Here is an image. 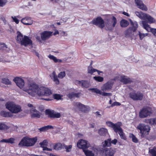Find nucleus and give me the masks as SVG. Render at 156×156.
<instances>
[{"mask_svg":"<svg viewBox=\"0 0 156 156\" xmlns=\"http://www.w3.org/2000/svg\"><path fill=\"white\" fill-rule=\"evenodd\" d=\"M38 88L37 84L31 83L27 87L24 88L23 90L33 97H34L36 94L39 96H48L52 94L51 90L47 87L41 86L38 90Z\"/></svg>","mask_w":156,"mask_h":156,"instance_id":"f257e3e1","label":"nucleus"},{"mask_svg":"<svg viewBox=\"0 0 156 156\" xmlns=\"http://www.w3.org/2000/svg\"><path fill=\"white\" fill-rule=\"evenodd\" d=\"M17 36L16 37V40L17 42L20 44L21 45L27 46L29 45H31L32 44V40L29 37L27 36H23V34L19 31H17L16 33Z\"/></svg>","mask_w":156,"mask_h":156,"instance_id":"f03ea898","label":"nucleus"},{"mask_svg":"<svg viewBox=\"0 0 156 156\" xmlns=\"http://www.w3.org/2000/svg\"><path fill=\"white\" fill-rule=\"evenodd\" d=\"M5 106L10 112L16 114L22 111L21 107L14 102L9 101L6 103Z\"/></svg>","mask_w":156,"mask_h":156,"instance_id":"7ed1b4c3","label":"nucleus"},{"mask_svg":"<svg viewBox=\"0 0 156 156\" xmlns=\"http://www.w3.org/2000/svg\"><path fill=\"white\" fill-rule=\"evenodd\" d=\"M37 139L35 138L30 139L27 137L23 138L19 143L18 145L20 146H30L33 145L36 142Z\"/></svg>","mask_w":156,"mask_h":156,"instance_id":"20e7f679","label":"nucleus"},{"mask_svg":"<svg viewBox=\"0 0 156 156\" xmlns=\"http://www.w3.org/2000/svg\"><path fill=\"white\" fill-rule=\"evenodd\" d=\"M117 23V19L114 16H112V18L107 19V22L105 23L107 30H112L113 28L115 27Z\"/></svg>","mask_w":156,"mask_h":156,"instance_id":"39448f33","label":"nucleus"},{"mask_svg":"<svg viewBox=\"0 0 156 156\" xmlns=\"http://www.w3.org/2000/svg\"><path fill=\"white\" fill-rule=\"evenodd\" d=\"M137 128L140 130V133L144 136L148 134L150 129L149 126L144 123H140L137 126Z\"/></svg>","mask_w":156,"mask_h":156,"instance_id":"423d86ee","label":"nucleus"},{"mask_svg":"<svg viewBox=\"0 0 156 156\" xmlns=\"http://www.w3.org/2000/svg\"><path fill=\"white\" fill-rule=\"evenodd\" d=\"M73 109L76 111L79 110L84 112H87L90 110L89 106L84 105L79 102L75 104Z\"/></svg>","mask_w":156,"mask_h":156,"instance_id":"0eeeda50","label":"nucleus"},{"mask_svg":"<svg viewBox=\"0 0 156 156\" xmlns=\"http://www.w3.org/2000/svg\"><path fill=\"white\" fill-rule=\"evenodd\" d=\"M93 25L98 26L101 29L105 27V22L101 16H98L93 19L91 22Z\"/></svg>","mask_w":156,"mask_h":156,"instance_id":"6e6552de","label":"nucleus"},{"mask_svg":"<svg viewBox=\"0 0 156 156\" xmlns=\"http://www.w3.org/2000/svg\"><path fill=\"white\" fill-rule=\"evenodd\" d=\"M104 147V148H103L101 151L102 156H112L114 155L115 152L114 149Z\"/></svg>","mask_w":156,"mask_h":156,"instance_id":"1a4fd4ad","label":"nucleus"},{"mask_svg":"<svg viewBox=\"0 0 156 156\" xmlns=\"http://www.w3.org/2000/svg\"><path fill=\"white\" fill-rule=\"evenodd\" d=\"M45 114L48 115V117L51 119L55 118H59L61 116V114L59 113L55 112L54 110L48 109L45 111Z\"/></svg>","mask_w":156,"mask_h":156,"instance_id":"9d476101","label":"nucleus"},{"mask_svg":"<svg viewBox=\"0 0 156 156\" xmlns=\"http://www.w3.org/2000/svg\"><path fill=\"white\" fill-rule=\"evenodd\" d=\"M150 108L149 107L143 108L140 112L139 116L140 118H144L150 115L151 114Z\"/></svg>","mask_w":156,"mask_h":156,"instance_id":"9b49d317","label":"nucleus"},{"mask_svg":"<svg viewBox=\"0 0 156 156\" xmlns=\"http://www.w3.org/2000/svg\"><path fill=\"white\" fill-rule=\"evenodd\" d=\"M90 146V144L87 143V141L83 140H79L77 144V147L82 149L83 151V150L88 148Z\"/></svg>","mask_w":156,"mask_h":156,"instance_id":"f8f14e48","label":"nucleus"},{"mask_svg":"<svg viewBox=\"0 0 156 156\" xmlns=\"http://www.w3.org/2000/svg\"><path fill=\"white\" fill-rule=\"evenodd\" d=\"M129 88L132 91L129 94L130 98H143V95L140 91L136 93L135 90L132 88Z\"/></svg>","mask_w":156,"mask_h":156,"instance_id":"ddd939ff","label":"nucleus"},{"mask_svg":"<svg viewBox=\"0 0 156 156\" xmlns=\"http://www.w3.org/2000/svg\"><path fill=\"white\" fill-rule=\"evenodd\" d=\"M93 93H95L96 94H99L104 96H112V94L110 93H106L102 92L97 88H90L89 89Z\"/></svg>","mask_w":156,"mask_h":156,"instance_id":"4468645a","label":"nucleus"},{"mask_svg":"<svg viewBox=\"0 0 156 156\" xmlns=\"http://www.w3.org/2000/svg\"><path fill=\"white\" fill-rule=\"evenodd\" d=\"M52 34V32L44 31L41 33V38L42 41H45L49 38Z\"/></svg>","mask_w":156,"mask_h":156,"instance_id":"2eb2a0df","label":"nucleus"},{"mask_svg":"<svg viewBox=\"0 0 156 156\" xmlns=\"http://www.w3.org/2000/svg\"><path fill=\"white\" fill-rule=\"evenodd\" d=\"M117 142V140L116 139L112 140L111 138H109L105 140L104 142L102 143V144L103 147H110L111 146V144L115 145Z\"/></svg>","mask_w":156,"mask_h":156,"instance_id":"dca6fc26","label":"nucleus"},{"mask_svg":"<svg viewBox=\"0 0 156 156\" xmlns=\"http://www.w3.org/2000/svg\"><path fill=\"white\" fill-rule=\"evenodd\" d=\"M113 83L111 81H108L104 84L102 87V90L103 91H108L112 89L113 85Z\"/></svg>","mask_w":156,"mask_h":156,"instance_id":"f3484780","label":"nucleus"},{"mask_svg":"<svg viewBox=\"0 0 156 156\" xmlns=\"http://www.w3.org/2000/svg\"><path fill=\"white\" fill-rule=\"evenodd\" d=\"M14 80L16 85L20 88H23L24 86V82L22 78L19 77H16Z\"/></svg>","mask_w":156,"mask_h":156,"instance_id":"a211bd4d","label":"nucleus"},{"mask_svg":"<svg viewBox=\"0 0 156 156\" xmlns=\"http://www.w3.org/2000/svg\"><path fill=\"white\" fill-rule=\"evenodd\" d=\"M83 151L86 156H94V154L97 153L98 150L96 149L93 148L91 150H83Z\"/></svg>","mask_w":156,"mask_h":156,"instance_id":"6ab92c4d","label":"nucleus"},{"mask_svg":"<svg viewBox=\"0 0 156 156\" xmlns=\"http://www.w3.org/2000/svg\"><path fill=\"white\" fill-rule=\"evenodd\" d=\"M136 4L137 7L143 10L147 11V10L146 6L144 5L142 1L140 0H135Z\"/></svg>","mask_w":156,"mask_h":156,"instance_id":"aec40b11","label":"nucleus"},{"mask_svg":"<svg viewBox=\"0 0 156 156\" xmlns=\"http://www.w3.org/2000/svg\"><path fill=\"white\" fill-rule=\"evenodd\" d=\"M31 113V117L32 118H39L41 115V113L38 111L34 108H32L30 110Z\"/></svg>","mask_w":156,"mask_h":156,"instance_id":"412c9836","label":"nucleus"},{"mask_svg":"<svg viewBox=\"0 0 156 156\" xmlns=\"http://www.w3.org/2000/svg\"><path fill=\"white\" fill-rule=\"evenodd\" d=\"M106 124L108 126L113 128L115 132L116 131L117 129L119 126H121L122 124L121 123L114 124L110 121L107 122Z\"/></svg>","mask_w":156,"mask_h":156,"instance_id":"4be33fe9","label":"nucleus"},{"mask_svg":"<svg viewBox=\"0 0 156 156\" xmlns=\"http://www.w3.org/2000/svg\"><path fill=\"white\" fill-rule=\"evenodd\" d=\"M126 76H121L120 81L123 83L124 84L129 83L133 82L131 79L129 78H126Z\"/></svg>","mask_w":156,"mask_h":156,"instance_id":"5701e85b","label":"nucleus"},{"mask_svg":"<svg viewBox=\"0 0 156 156\" xmlns=\"http://www.w3.org/2000/svg\"><path fill=\"white\" fill-rule=\"evenodd\" d=\"M134 32L129 28L126 30L125 32V37H130L131 40L133 39V37L134 34Z\"/></svg>","mask_w":156,"mask_h":156,"instance_id":"b1692460","label":"nucleus"},{"mask_svg":"<svg viewBox=\"0 0 156 156\" xmlns=\"http://www.w3.org/2000/svg\"><path fill=\"white\" fill-rule=\"evenodd\" d=\"M98 133L101 136H106L108 135L107 129L102 128L98 130Z\"/></svg>","mask_w":156,"mask_h":156,"instance_id":"393cba45","label":"nucleus"},{"mask_svg":"<svg viewBox=\"0 0 156 156\" xmlns=\"http://www.w3.org/2000/svg\"><path fill=\"white\" fill-rule=\"evenodd\" d=\"M21 21L22 23L26 25H31L33 23L32 21L29 17L23 18Z\"/></svg>","mask_w":156,"mask_h":156,"instance_id":"a878e982","label":"nucleus"},{"mask_svg":"<svg viewBox=\"0 0 156 156\" xmlns=\"http://www.w3.org/2000/svg\"><path fill=\"white\" fill-rule=\"evenodd\" d=\"M76 82L78 84H81V86L83 87L87 88L89 86V83L86 80H76Z\"/></svg>","mask_w":156,"mask_h":156,"instance_id":"bb28decb","label":"nucleus"},{"mask_svg":"<svg viewBox=\"0 0 156 156\" xmlns=\"http://www.w3.org/2000/svg\"><path fill=\"white\" fill-rule=\"evenodd\" d=\"M144 20H147V23H149L150 24L154 23L155 22V20L150 15L145 14L144 16Z\"/></svg>","mask_w":156,"mask_h":156,"instance_id":"cd10ccee","label":"nucleus"},{"mask_svg":"<svg viewBox=\"0 0 156 156\" xmlns=\"http://www.w3.org/2000/svg\"><path fill=\"white\" fill-rule=\"evenodd\" d=\"M118 132H119V134L122 139L124 140L126 139V137L125 136V134L123 133V130L122 128L120 127V126H119L117 129L116 131H115V132L116 133H117Z\"/></svg>","mask_w":156,"mask_h":156,"instance_id":"c85d7f7f","label":"nucleus"},{"mask_svg":"<svg viewBox=\"0 0 156 156\" xmlns=\"http://www.w3.org/2000/svg\"><path fill=\"white\" fill-rule=\"evenodd\" d=\"M131 25H132V27H129L130 29H131L133 32H135L137 29L138 27V24L136 22H130Z\"/></svg>","mask_w":156,"mask_h":156,"instance_id":"c756f323","label":"nucleus"},{"mask_svg":"<svg viewBox=\"0 0 156 156\" xmlns=\"http://www.w3.org/2000/svg\"><path fill=\"white\" fill-rule=\"evenodd\" d=\"M63 143L61 144L59 143L55 144L54 146V149L56 151L61 150L63 149Z\"/></svg>","mask_w":156,"mask_h":156,"instance_id":"7c9ffc66","label":"nucleus"},{"mask_svg":"<svg viewBox=\"0 0 156 156\" xmlns=\"http://www.w3.org/2000/svg\"><path fill=\"white\" fill-rule=\"evenodd\" d=\"M15 139L14 138H11L7 139H2L1 140L0 142H4L12 144L15 143Z\"/></svg>","mask_w":156,"mask_h":156,"instance_id":"2f4dec72","label":"nucleus"},{"mask_svg":"<svg viewBox=\"0 0 156 156\" xmlns=\"http://www.w3.org/2000/svg\"><path fill=\"white\" fill-rule=\"evenodd\" d=\"M129 24V22L125 19H122L120 21V26L122 27H126Z\"/></svg>","mask_w":156,"mask_h":156,"instance_id":"473e14b6","label":"nucleus"},{"mask_svg":"<svg viewBox=\"0 0 156 156\" xmlns=\"http://www.w3.org/2000/svg\"><path fill=\"white\" fill-rule=\"evenodd\" d=\"M52 75H53V81L55 82L56 85H58L59 84V80L58 78V76L56 75L55 72H53L52 73Z\"/></svg>","mask_w":156,"mask_h":156,"instance_id":"72a5a7b5","label":"nucleus"},{"mask_svg":"<svg viewBox=\"0 0 156 156\" xmlns=\"http://www.w3.org/2000/svg\"><path fill=\"white\" fill-rule=\"evenodd\" d=\"M53 129V126L51 125H48L40 128L39 130L40 131H45L48 129Z\"/></svg>","mask_w":156,"mask_h":156,"instance_id":"f704fd0d","label":"nucleus"},{"mask_svg":"<svg viewBox=\"0 0 156 156\" xmlns=\"http://www.w3.org/2000/svg\"><path fill=\"white\" fill-rule=\"evenodd\" d=\"M63 149H65L66 151V152H69L71 151L72 147V146L71 145H66L63 143Z\"/></svg>","mask_w":156,"mask_h":156,"instance_id":"c9c22d12","label":"nucleus"},{"mask_svg":"<svg viewBox=\"0 0 156 156\" xmlns=\"http://www.w3.org/2000/svg\"><path fill=\"white\" fill-rule=\"evenodd\" d=\"M1 113L2 115L5 117H10L12 116V114L9 112L3 111H2Z\"/></svg>","mask_w":156,"mask_h":156,"instance_id":"e433bc0d","label":"nucleus"},{"mask_svg":"<svg viewBox=\"0 0 156 156\" xmlns=\"http://www.w3.org/2000/svg\"><path fill=\"white\" fill-rule=\"evenodd\" d=\"M2 82L7 85H10L11 84V81L8 79L6 78H2Z\"/></svg>","mask_w":156,"mask_h":156,"instance_id":"4c0bfd02","label":"nucleus"},{"mask_svg":"<svg viewBox=\"0 0 156 156\" xmlns=\"http://www.w3.org/2000/svg\"><path fill=\"white\" fill-rule=\"evenodd\" d=\"M142 23L144 28L147 30H148L150 28L149 25L147 24V22L146 20L142 21Z\"/></svg>","mask_w":156,"mask_h":156,"instance_id":"58836bf2","label":"nucleus"},{"mask_svg":"<svg viewBox=\"0 0 156 156\" xmlns=\"http://www.w3.org/2000/svg\"><path fill=\"white\" fill-rule=\"evenodd\" d=\"M135 13L136 15L139 18H140L141 19L144 20L145 13H143L141 12H136Z\"/></svg>","mask_w":156,"mask_h":156,"instance_id":"ea45409f","label":"nucleus"},{"mask_svg":"<svg viewBox=\"0 0 156 156\" xmlns=\"http://www.w3.org/2000/svg\"><path fill=\"white\" fill-rule=\"evenodd\" d=\"M149 153L151 154L152 156H156V148L154 147L153 148L149 149Z\"/></svg>","mask_w":156,"mask_h":156,"instance_id":"a19ab883","label":"nucleus"},{"mask_svg":"<svg viewBox=\"0 0 156 156\" xmlns=\"http://www.w3.org/2000/svg\"><path fill=\"white\" fill-rule=\"evenodd\" d=\"M138 35L140 40H142L145 37L147 36V33L144 34L141 33L140 31H138Z\"/></svg>","mask_w":156,"mask_h":156,"instance_id":"79ce46f5","label":"nucleus"},{"mask_svg":"<svg viewBox=\"0 0 156 156\" xmlns=\"http://www.w3.org/2000/svg\"><path fill=\"white\" fill-rule=\"evenodd\" d=\"M94 79L97 82H101L104 80V78L101 76H95L94 77Z\"/></svg>","mask_w":156,"mask_h":156,"instance_id":"37998d69","label":"nucleus"},{"mask_svg":"<svg viewBox=\"0 0 156 156\" xmlns=\"http://www.w3.org/2000/svg\"><path fill=\"white\" fill-rule=\"evenodd\" d=\"M8 129V127L6 125L3 123L0 122V129L7 130Z\"/></svg>","mask_w":156,"mask_h":156,"instance_id":"c03bdc74","label":"nucleus"},{"mask_svg":"<svg viewBox=\"0 0 156 156\" xmlns=\"http://www.w3.org/2000/svg\"><path fill=\"white\" fill-rule=\"evenodd\" d=\"M66 76V73L64 71L60 72L58 73V77L60 79H62Z\"/></svg>","mask_w":156,"mask_h":156,"instance_id":"a18cd8bd","label":"nucleus"},{"mask_svg":"<svg viewBox=\"0 0 156 156\" xmlns=\"http://www.w3.org/2000/svg\"><path fill=\"white\" fill-rule=\"evenodd\" d=\"M96 70H97V69H93V68L90 69V66H89L88 67V73H89L91 74H92L93 73L96 72Z\"/></svg>","mask_w":156,"mask_h":156,"instance_id":"49530a36","label":"nucleus"},{"mask_svg":"<svg viewBox=\"0 0 156 156\" xmlns=\"http://www.w3.org/2000/svg\"><path fill=\"white\" fill-rule=\"evenodd\" d=\"M48 143L47 141L46 140H44L43 141V142L40 143V144L41 147L43 148L45 146H47L48 145Z\"/></svg>","mask_w":156,"mask_h":156,"instance_id":"de8ad7c7","label":"nucleus"},{"mask_svg":"<svg viewBox=\"0 0 156 156\" xmlns=\"http://www.w3.org/2000/svg\"><path fill=\"white\" fill-rule=\"evenodd\" d=\"M69 95L71 97V98H73V97L79 98V93H76L73 92H72L71 94H70Z\"/></svg>","mask_w":156,"mask_h":156,"instance_id":"09e8293b","label":"nucleus"},{"mask_svg":"<svg viewBox=\"0 0 156 156\" xmlns=\"http://www.w3.org/2000/svg\"><path fill=\"white\" fill-rule=\"evenodd\" d=\"M121 105V104L118 102H113L112 105L108 107L109 108L113 107L115 106H119Z\"/></svg>","mask_w":156,"mask_h":156,"instance_id":"8fccbe9b","label":"nucleus"},{"mask_svg":"<svg viewBox=\"0 0 156 156\" xmlns=\"http://www.w3.org/2000/svg\"><path fill=\"white\" fill-rule=\"evenodd\" d=\"M12 18L13 19V22H15L16 24H18L19 22V20L16 17L12 16Z\"/></svg>","mask_w":156,"mask_h":156,"instance_id":"3c124183","label":"nucleus"},{"mask_svg":"<svg viewBox=\"0 0 156 156\" xmlns=\"http://www.w3.org/2000/svg\"><path fill=\"white\" fill-rule=\"evenodd\" d=\"M53 60L55 62H62V60L60 59H57L55 57H54V58Z\"/></svg>","mask_w":156,"mask_h":156,"instance_id":"603ef678","label":"nucleus"},{"mask_svg":"<svg viewBox=\"0 0 156 156\" xmlns=\"http://www.w3.org/2000/svg\"><path fill=\"white\" fill-rule=\"evenodd\" d=\"M63 95L59 94H54L53 95V98H62Z\"/></svg>","mask_w":156,"mask_h":156,"instance_id":"864d4df0","label":"nucleus"},{"mask_svg":"<svg viewBox=\"0 0 156 156\" xmlns=\"http://www.w3.org/2000/svg\"><path fill=\"white\" fill-rule=\"evenodd\" d=\"M6 2H5V0H0V6H3L5 4Z\"/></svg>","mask_w":156,"mask_h":156,"instance_id":"5fc2aeb1","label":"nucleus"},{"mask_svg":"<svg viewBox=\"0 0 156 156\" xmlns=\"http://www.w3.org/2000/svg\"><path fill=\"white\" fill-rule=\"evenodd\" d=\"M151 32L152 34L156 37V29L152 28L151 29Z\"/></svg>","mask_w":156,"mask_h":156,"instance_id":"6e6d98bb","label":"nucleus"},{"mask_svg":"<svg viewBox=\"0 0 156 156\" xmlns=\"http://www.w3.org/2000/svg\"><path fill=\"white\" fill-rule=\"evenodd\" d=\"M132 140L133 142L136 143L138 142L137 138L133 135H132Z\"/></svg>","mask_w":156,"mask_h":156,"instance_id":"4d7b16f0","label":"nucleus"},{"mask_svg":"<svg viewBox=\"0 0 156 156\" xmlns=\"http://www.w3.org/2000/svg\"><path fill=\"white\" fill-rule=\"evenodd\" d=\"M152 119H146L145 120V122L147 123H149L151 125H152Z\"/></svg>","mask_w":156,"mask_h":156,"instance_id":"13d9d810","label":"nucleus"},{"mask_svg":"<svg viewBox=\"0 0 156 156\" xmlns=\"http://www.w3.org/2000/svg\"><path fill=\"white\" fill-rule=\"evenodd\" d=\"M96 116L97 117H101V115L100 113V112L98 111H97L95 113Z\"/></svg>","mask_w":156,"mask_h":156,"instance_id":"bf43d9fd","label":"nucleus"},{"mask_svg":"<svg viewBox=\"0 0 156 156\" xmlns=\"http://www.w3.org/2000/svg\"><path fill=\"white\" fill-rule=\"evenodd\" d=\"M43 150L44 151H51L52 150V149L51 148H48L47 147H43Z\"/></svg>","mask_w":156,"mask_h":156,"instance_id":"052dcab7","label":"nucleus"},{"mask_svg":"<svg viewBox=\"0 0 156 156\" xmlns=\"http://www.w3.org/2000/svg\"><path fill=\"white\" fill-rule=\"evenodd\" d=\"M152 125H156V118L152 119Z\"/></svg>","mask_w":156,"mask_h":156,"instance_id":"680f3d73","label":"nucleus"},{"mask_svg":"<svg viewBox=\"0 0 156 156\" xmlns=\"http://www.w3.org/2000/svg\"><path fill=\"white\" fill-rule=\"evenodd\" d=\"M60 34L61 36H64L66 35V32L64 31H61Z\"/></svg>","mask_w":156,"mask_h":156,"instance_id":"e2e57ef3","label":"nucleus"},{"mask_svg":"<svg viewBox=\"0 0 156 156\" xmlns=\"http://www.w3.org/2000/svg\"><path fill=\"white\" fill-rule=\"evenodd\" d=\"M42 100H45L47 101H51L53 99H49V98H41Z\"/></svg>","mask_w":156,"mask_h":156,"instance_id":"0e129e2a","label":"nucleus"},{"mask_svg":"<svg viewBox=\"0 0 156 156\" xmlns=\"http://www.w3.org/2000/svg\"><path fill=\"white\" fill-rule=\"evenodd\" d=\"M48 57L50 59L53 60L55 56H54L53 55H50Z\"/></svg>","mask_w":156,"mask_h":156,"instance_id":"69168bd1","label":"nucleus"},{"mask_svg":"<svg viewBox=\"0 0 156 156\" xmlns=\"http://www.w3.org/2000/svg\"><path fill=\"white\" fill-rule=\"evenodd\" d=\"M133 99L134 101H136V100H141L142 98H132Z\"/></svg>","mask_w":156,"mask_h":156,"instance_id":"338daca9","label":"nucleus"},{"mask_svg":"<svg viewBox=\"0 0 156 156\" xmlns=\"http://www.w3.org/2000/svg\"><path fill=\"white\" fill-rule=\"evenodd\" d=\"M123 14L124 15L126 16H129V15L128 14V13L125 12H123Z\"/></svg>","mask_w":156,"mask_h":156,"instance_id":"774afa93","label":"nucleus"}]
</instances>
